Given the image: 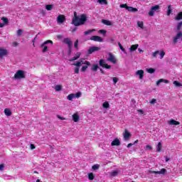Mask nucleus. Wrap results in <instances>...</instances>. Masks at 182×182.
<instances>
[{
	"instance_id": "obj_43",
	"label": "nucleus",
	"mask_w": 182,
	"mask_h": 182,
	"mask_svg": "<svg viewBox=\"0 0 182 182\" xmlns=\"http://www.w3.org/2000/svg\"><path fill=\"white\" fill-rule=\"evenodd\" d=\"M23 32V30H22V29H18V31H17V36H21Z\"/></svg>"
},
{
	"instance_id": "obj_51",
	"label": "nucleus",
	"mask_w": 182,
	"mask_h": 182,
	"mask_svg": "<svg viewBox=\"0 0 182 182\" xmlns=\"http://www.w3.org/2000/svg\"><path fill=\"white\" fill-rule=\"evenodd\" d=\"M87 69V65L82 66V68H81V72H86Z\"/></svg>"
},
{
	"instance_id": "obj_26",
	"label": "nucleus",
	"mask_w": 182,
	"mask_h": 182,
	"mask_svg": "<svg viewBox=\"0 0 182 182\" xmlns=\"http://www.w3.org/2000/svg\"><path fill=\"white\" fill-rule=\"evenodd\" d=\"M4 114L6 116H11L12 114V112H11V109L6 108L4 109Z\"/></svg>"
},
{
	"instance_id": "obj_56",
	"label": "nucleus",
	"mask_w": 182,
	"mask_h": 182,
	"mask_svg": "<svg viewBox=\"0 0 182 182\" xmlns=\"http://www.w3.org/2000/svg\"><path fill=\"white\" fill-rule=\"evenodd\" d=\"M58 119H60V120H66V118L63 117H60V115H57Z\"/></svg>"
},
{
	"instance_id": "obj_12",
	"label": "nucleus",
	"mask_w": 182,
	"mask_h": 182,
	"mask_svg": "<svg viewBox=\"0 0 182 182\" xmlns=\"http://www.w3.org/2000/svg\"><path fill=\"white\" fill-rule=\"evenodd\" d=\"M65 20L66 17L64 15L60 14L57 17V22H58V23H63V22H65Z\"/></svg>"
},
{
	"instance_id": "obj_44",
	"label": "nucleus",
	"mask_w": 182,
	"mask_h": 182,
	"mask_svg": "<svg viewBox=\"0 0 182 182\" xmlns=\"http://www.w3.org/2000/svg\"><path fill=\"white\" fill-rule=\"evenodd\" d=\"M173 85H175V86H176L177 87L181 86V83L178 82V81H173Z\"/></svg>"
},
{
	"instance_id": "obj_6",
	"label": "nucleus",
	"mask_w": 182,
	"mask_h": 182,
	"mask_svg": "<svg viewBox=\"0 0 182 182\" xmlns=\"http://www.w3.org/2000/svg\"><path fill=\"white\" fill-rule=\"evenodd\" d=\"M119 6L120 8H125L129 12H137L138 11L136 8L129 6L127 4H120Z\"/></svg>"
},
{
	"instance_id": "obj_46",
	"label": "nucleus",
	"mask_w": 182,
	"mask_h": 182,
	"mask_svg": "<svg viewBox=\"0 0 182 182\" xmlns=\"http://www.w3.org/2000/svg\"><path fill=\"white\" fill-rule=\"evenodd\" d=\"M99 4H105V5H107V0H98Z\"/></svg>"
},
{
	"instance_id": "obj_52",
	"label": "nucleus",
	"mask_w": 182,
	"mask_h": 182,
	"mask_svg": "<svg viewBox=\"0 0 182 182\" xmlns=\"http://www.w3.org/2000/svg\"><path fill=\"white\" fill-rule=\"evenodd\" d=\"M157 102V100H156V99H152L151 101H150V104L151 105H154V104H156V102Z\"/></svg>"
},
{
	"instance_id": "obj_15",
	"label": "nucleus",
	"mask_w": 182,
	"mask_h": 182,
	"mask_svg": "<svg viewBox=\"0 0 182 182\" xmlns=\"http://www.w3.org/2000/svg\"><path fill=\"white\" fill-rule=\"evenodd\" d=\"M124 140H129L130 137H132V134L129 133L127 129L124 130V133L123 134Z\"/></svg>"
},
{
	"instance_id": "obj_18",
	"label": "nucleus",
	"mask_w": 182,
	"mask_h": 182,
	"mask_svg": "<svg viewBox=\"0 0 182 182\" xmlns=\"http://www.w3.org/2000/svg\"><path fill=\"white\" fill-rule=\"evenodd\" d=\"M111 146H120V140H119V139L116 138L115 139H114L112 141Z\"/></svg>"
},
{
	"instance_id": "obj_21",
	"label": "nucleus",
	"mask_w": 182,
	"mask_h": 182,
	"mask_svg": "<svg viewBox=\"0 0 182 182\" xmlns=\"http://www.w3.org/2000/svg\"><path fill=\"white\" fill-rule=\"evenodd\" d=\"M168 83V80H164L163 78L159 79L157 82H156V85L157 86H159V85H160V83Z\"/></svg>"
},
{
	"instance_id": "obj_13",
	"label": "nucleus",
	"mask_w": 182,
	"mask_h": 182,
	"mask_svg": "<svg viewBox=\"0 0 182 182\" xmlns=\"http://www.w3.org/2000/svg\"><path fill=\"white\" fill-rule=\"evenodd\" d=\"M90 41H94L95 42H103V38L99 36H92L90 38Z\"/></svg>"
},
{
	"instance_id": "obj_60",
	"label": "nucleus",
	"mask_w": 182,
	"mask_h": 182,
	"mask_svg": "<svg viewBox=\"0 0 182 182\" xmlns=\"http://www.w3.org/2000/svg\"><path fill=\"white\" fill-rule=\"evenodd\" d=\"M132 146H134V144H133V143H129V144H127V147L128 149H130V147H132Z\"/></svg>"
},
{
	"instance_id": "obj_53",
	"label": "nucleus",
	"mask_w": 182,
	"mask_h": 182,
	"mask_svg": "<svg viewBox=\"0 0 182 182\" xmlns=\"http://www.w3.org/2000/svg\"><path fill=\"white\" fill-rule=\"evenodd\" d=\"M74 73H76V74L79 73V67H75L74 68Z\"/></svg>"
},
{
	"instance_id": "obj_19",
	"label": "nucleus",
	"mask_w": 182,
	"mask_h": 182,
	"mask_svg": "<svg viewBox=\"0 0 182 182\" xmlns=\"http://www.w3.org/2000/svg\"><path fill=\"white\" fill-rule=\"evenodd\" d=\"M73 120L75 123H77V122H79V114H77V113L73 114Z\"/></svg>"
},
{
	"instance_id": "obj_64",
	"label": "nucleus",
	"mask_w": 182,
	"mask_h": 182,
	"mask_svg": "<svg viewBox=\"0 0 182 182\" xmlns=\"http://www.w3.org/2000/svg\"><path fill=\"white\" fill-rule=\"evenodd\" d=\"M5 26V23H0V28H4Z\"/></svg>"
},
{
	"instance_id": "obj_57",
	"label": "nucleus",
	"mask_w": 182,
	"mask_h": 182,
	"mask_svg": "<svg viewBox=\"0 0 182 182\" xmlns=\"http://www.w3.org/2000/svg\"><path fill=\"white\" fill-rule=\"evenodd\" d=\"M30 147H31V150H35V149H36V146H35V145L33 144H31L30 145Z\"/></svg>"
},
{
	"instance_id": "obj_20",
	"label": "nucleus",
	"mask_w": 182,
	"mask_h": 182,
	"mask_svg": "<svg viewBox=\"0 0 182 182\" xmlns=\"http://www.w3.org/2000/svg\"><path fill=\"white\" fill-rule=\"evenodd\" d=\"M137 48H139V44L132 45L129 50L131 52H134V50H137Z\"/></svg>"
},
{
	"instance_id": "obj_24",
	"label": "nucleus",
	"mask_w": 182,
	"mask_h": 182,
	"mask_svg": "<svg viewBox=\"0 0 182 182\" xmlns=\"http://www.w3.org/2000/svg\"><path fill=\"white\" fill-rule=\"evenodd\" d=\"M97 69H99V64H95L91 68V70H92V72H97Z\"/></svg>"
},
{
	"instance_id": "obj_34",
	"label": "nucleus",
	"mask_w": 182,
	"mask_h": 182,
	"mask_svg": "<svg viewBox=\"0 0 182 182\" xmlns=\"http://www.w3.org/2000/svg\"><path fill=\"white\" fill-rule=\"evenodd\" d=\"M172 12V9H171V5H169L168 6V10H167V16H170V15L171 14Z\"/></svg>"
},
{
	"instance_id": "obj_31",
	"label": "nucleus",
	"mask_w": 182,
	"mask_h": 182,
	"mask_svg": "<svg viewBox=\"0 0 182 182\" xmlns=\"http://www.w3.org/2000/svg\"><path fill=\"white\" fill-rule=\"evenodd\" d=\"M78 46H79V40L77 39V40L75 41V42L74 43V48H75V49H76L77 50H79V47H78Z\"/></svg>"
},
{
	"instance_id": "obj_17",
	"label": "nucleus",
	"mask_w": 182,
	"mask_h": 182,
	"mask_svg": "<svg viewBox=\"0 0 182 182\" xmlns=\"http://www.w3.org/2000/svg\"><path fill=\"white\" fill-rule=\"evenodd\" d=\"M168 124H171V126H178L180 124V122L176 121L175 119H171L168 121Z\"/></svg>"
},
{
	"instance_id": "obj_7",
	"label": "nucleus",
	"mask_w": 182,
	"mask_h": 182,
	"mask_svg": "<svg viewBox=\"0 0 182 182\" xmlns=\"http://www.w3.org/2000/svg\"><path fill=\"white\" fill-rule=\"evenodd\" d=\"M99 63L101 68H104L105 69H112V65L106 64V61H105L103 59H100Z\"/></svg>"
},
{
	"instance_id": "obj_40",
	"label": "nucleus",
	"mask_w": 182,
	"mask_h": 182,
	"mask_svg": "<svg viewBox=\"0 0 182 182\" xmlns=\"http://www.w3.org/2000/svg\"><path fill=\"white\" fill-rule=\"evenodd\" d=\"M1 21H3L4 23L6 24L9 22L7 18L6 17H1Z\"/></svg>"
},
{
	"instance_id": "obj_5",
	"label": "nucleus",
	"mask_w": 182,
	"mask_h": 182,
	"mask_svg": "<svg viewBox=\"0 0 182 182\" xmlns=\"http://www.w3.org/2000/svg\"><path fill=\"white\" fill-rule=\"evenodd\" d=\"M48 43H51V45H53V41H52L51 40H48L41 45V48H43V50H42L43 53L48 52V46H45V45H48Z\"/></svg>"
},
{
	"instance_id": "obj_47",
	"label": "nucleus",
	"mask_w": 182,
	"mask_h": 182,
	"mask_svg": "<svg viewBox=\"0 0 182 182\" xmlns=\"http://www.w3.org/2000/svg\"><path fill=\"white\" fill-rule=\"evenodd\" d=\"M118 173H119V172H117V171H112V172L111 173V176H112V177H116V176H117Z\"/></svg>"
},
{
	"instance_id": "obj_32",
	"label": "nucleus",
	"mask_w": 182,
	"mask_h": 182,
	"mask_svg": "<svg viewBox=\"0 0 182 182\" xmlns=\"http://www.w3.org/2000/svg\"><path fill=\"white\" fill-rule=\"evenodd\" d=\"M137 26H139V28H141V29H143L144 23H143V21H137Z\"/></svg>"
},
{
	"instance_id": "obj_48",
	"label": "nucleus",
	"mask_w": 182,
	"mask_h": 182,
	"mask_svg": "<svg viewBox=\"0 0 182 182\" xmlns=\"http://www.w3.org/2000/svg\"><path fill=\"white\" fill-rule=\"evenodd\" d=\"M80 96H82V92H77L76 94H75V97H76L77 99H79Z\"/></svg>"
},
{
	"instance_id": "obj_63",
	"label": "nucleus",
	"mask_w": 182,
	"mask_h": 182,
	"mask_svg": "<svg viewBox=\"0 0 182 182\" xmlns=\"http://www.w3.org/2000/svg\"><path fill=\"white\" fill-rule=\"evenodd\" d=\"M146 149H147V150H151V146H150V145H146Z\"/></svg>"
},
{
	"instance_id": "obj_39",
	"label": "nucleus",
	"mask_w": 182,
	"mask_h": 182,
	"mask_svg": "<svg viewBox=\"0 0 182 182\" xmlns=\"http://www.w3.org/2000/svg\"><path fill=\"white\" fill-rule=\"evenodd\" d=\"M181 26H182V21L177 23V27H176L177 31H180V29H181Z\"/></svg>"
},
{
	"instance_id": "obj_37",
	"label": "nucleus",
	"mask_w": 182,
	"mask_h": 182,
	"mask_svg": "<svg viewBox=\"0 0 182 182\" xmlns=\"http://www.w3.org/2000/svg\"><path fill=\"white\" fill-rule=\"evenodd\" d=\"M166 171H167V170H166V168H161L160 171H157L158 174H166Z\"/></svg>"
},
{
	"instance_id": "obj_3",
	"label": "nucleus",
	"mask_w": 182,
	"mask_h": 182,
	"mask_svg": "<svg viewBox=\"0 0 182 182\" xmlns=\"http://www.w3.org/2000/svg\"><path fill=\"white\" fill-rule=\"evenodd\" d=\"M154 12H160V6L156 5L152 6L149 10L148 14L149 16H154Z\"/></svg>"
},
{
	"instance_id": "obj_25",
	"label": "nucleus",
	"mask_w": 182,
	"mask_h": 182,
	"mask_svg": "<svg viewBox=\"0 0 182 182\" xmlns=\"http://www.w3.org/2000/svg\"><path fill=\"white\" fill-rule=\"evenodd\" d=\"M88 179L90 181H93L95 180V174L92 172L88 173Z\"/></svg>"
},
{
	"instance_id": "obj_28",
	"label": "nucleus",
	"mask_w": 182,
	"mask_h": 182,
	"mask_svg": "<svg viewBox=\"0 0 182 182\" xmlns=\"http://www.w3.org/2000/svg\"><path fill=\"white\" fill-rule=\"evenodd\" d=\"M68 100H70L72 102V100H73V99H75V94H70L68 95L67 97Z\"/></svg>"
},
{
	"instance_id": "obj_2",
	"label": "nucleus",
	"mask_w": 182,
	"mask_h": 182,
	"mask_svg": "<svg viewBox=\"0 0 182 182\" xmlns=\"http://www.w3.org/2000/svg\"><path fill=\"white\" fill-rule=\"evenodd\" d=\"M63 43H65V45H68V56H70L72 55V49L73 48V43L72 42V40H70V38H65L63 40Z\"/></svg>"
},
{
	"instance_id": "obj_38",
	"label": "nucleus",
	"mask_w": 182,
	"mask_h": 182,
	"mask_svg": "<svg viewBox=\"0 0 182 182\" xmlns=\"http://www.w3.org/2000/svg\"><path fill=\"white\" fill-rule=\"evenodd\" d=\"M148 73H154L156 72V70L154 68H149L146 70Z\"/></svg>"
},
{
	"instance_id": "obj_59",
	"label": "nucleus",
	"mask_w": 182,
	"mask_h": 182,
	"mask_svg": "<svg viewBox=\"0 0 182 182\" xmlns=\"http://www.w3.org/2000/svg\"><path fill=\"white\" fill-rule=\"evenodd\" d=\"M5 168V165L4 164H0V170H4Z\"/></svg>"
},
{
	"instance_id": "obj_45",
	"label": "nucleus",
	"mask_w": 182,
	"mask_h": 182,
	"mask_svg": "<svg viewBox=\"0 0 182 182\" xmlns=\"http://www.w3.org/2000/svg\"><path fill=\"white\" fill-rule=\"evenodd\" d=\"M159 53H160V51H159V50H156V51L154 52V53H152L153 58H156V56H157V55H159Z\"/></svg>"
},
{
	"instance_id": "obj_42",
	"label": "nucleus",
	"mask_w": 182,
	"mask_h": 182,
	"mask_svg": "<svg viewBox=\"0 0 182 182\" xmlns=\"http://www.w3.org/2000/svg\"><path fill=\"white\" fill-rule=\"evenodd\" d=\"M159 55H160V59H163V58H164V55H166V53L164 52V50H161Z\"/></svg>"
},
{
	"instance_id": "obj_27",
	"label": "nucleus",
	"mask_w": 182,
	"mask_h": 182,
	"mask_svg": "<svg viewBox=\"0 0 182 182\" xmlns=\"http://www.w3.org/2000/svg\"><path fill=\"white\" fill-rule=\"evenodd\" d=\"M102 107H104V109H109V107H110V105L109 104V102L106 101L102 104Z\"/></svg>"
},
{
	"instance_id": "obj_14",
	"label": "nucleus",
	"mask_w": 182,
	"mask_h": 182,
	"mask_svg": "<svg viewBox=\"0 0 182 182\" xmlns=\"http://www.w3.org/2000/svg\"><path fill=\"white\" fill-rule=\"evenodd\" d=\"M136 75L139 76L140 80H141L144 77V70H139L136 72Z\"/></svg>"
},
{
	"instance_id": "obj_10",
	"label": "nucleus",
	"mask_w": 182,
	"mask_h": 182,
	"mask_svg": "<svg viewBox=\"0 0 182 182\" xmlns=\"http://www.w3.org/2000/svg\"><path fill=\"white\" fill-rule=\"evenodd\" d=\"M108 55L109 58L107 59L108 62H111L112 63H114V65H115V63H117V60L114 58V55H113L112 53H109Z\"/></svg>"
},
{
	"instance_id": "obj_8",
	"label": "nucleus",
	"mask_w": 182,
	"mask_h": 182,
	"mask_svg": "<svg viewBox=\"0 0 182 182\" xmlns=\"http://www.w3.org/2000/svg\"><path fill=\"white\" fill-rule=\"evenodd\" d=\"M178 39H181L182 41V32L179 31L175 37H173V45H176V43H177V42H178Z\"/></svg>"
},
{
	"instance_id": "obj_36",
	"label": "nucleus",
	"mask_w": 182,
	"mask_h": 182,
	"mask_svg": "<svg viewBox=\"0 0 182 182\" xmlns=\"http://www.w3.org/2000/svg\"><path fill=\"white\" fill-rule=\"evenodd\" d=\"M83 61H78L76 63H74L73 65L74 66H77V68H80L82 63Z\"/></svg>"
},
{
	"instance_id": "obj_23",
	"label": "nucleus",
	"mask_w": 182,
	"mask_h": 182,
	"mask_svg": "<svg viewBox=\"0 0 182 182\" xmlns=\"http://www.w3.org/2000/svg\"><path fill=\"white\" fill-rule=\"evenodd\" d=\"M102 23H104V25H107V26H110L112 25V23L109 20H102Z\"/></svg>"
},
{
	"instance_id": "obj_50",
	"label": "nucleus",
	"mask_w": 182,
	"mask_h": 182,
	"mask_svg": "<svg viewBox=\"0 0 182 182\" xmlns=\"http://www.w3.org/2000/svg\"><path fill=\"white\" fill-rule=\"evenodd\" d=\"M118 46H119V48L121 49V50L122 52H124V48H123V46H122V43H118Z\"/></svg>"
},
{
	"instance_id": "obj_16",
	"label": "nucleus",
	"mask_w": 182,
	"mask_h": 182,
	"mask_svg": "<svg viewBox=\"0 0 182 182\" xmlns=\"http://www.w3.org/2000/svg\"><path fill=\"white\" fill-rule=\"evenodd\" d=\"M80 55H82V53H80V52L76 53L75 54V56L69 60L70 62H73L75 60H77V59H79V58H80Z\"/></svg>"
},
{
	"instance_id": "obj_49",
	"label": "nucleus",
	"mask_w": 182,
	"mask_h": 182,
	"mask_svg": "<svg viewBox=\"0 0 182 182\" xmlns=\"http://www.w3.org/2000/svg\"><path fill=\"white\" fill-rule=\"evenodd\" d=\"M112 80L114 82V85H116V83H117V82H119V79L117 77H114L112 78Z\"/></svg>"
},
{
	"instance_id": "obj_54",
	"label": "nucleus",
	"mask_w": 182,
	"mask_h": 182,
	"mask_svg": "<svg viewBox=\"0 0 182 182\" xmlns=\"http://www.w3.org/2000/svg\"><path fill=\"white\" fill-rule=\"evenodd\" d=\"M82 65H87V66H90V62L85 60L82 62Z\"/></svg>"
},
{
	"instance_id": "obj_30",
	"label": "nucleus",
	"mask_w": 182,
	"mask_h": 182,
	"mask_svg": "<svg viewBox=\"0 0 182 182\" xmlns=\"http://www.w3.org/2000/svg\"><path fill=\"white\" fill-rule=\"evenodd\" d=\"M156 151H158V153L161 151V142L158 143V145L156 146Z\"/></svg>"
},
{
	"instance_id": "obj_33",
	"label": "nucleus",
	"mask_w": 182,
	"mask_h": 182,
	"mask_svg": "<svg viewBox=\"0 0 182 182\" xmlns=\"http://www.w3.org/2000/svg\"><path fill=\"white\" fill-rule=\"evenodd\" d=\"M55 90L56 92H60V90H62V85H58L55 87Z\"/></svg>"
},
{
	"instance_id": "obj_35",
	"label": "nucleus",
	"mask_w": 182,
	"mask_h": 182,
	"mask_svg": "<svg viewBox=\"0 0 182 182\" xmlns=\"http://www.w3.org/2000/svg\"><path fill=\"white\" fill-rule=\"evenodd\" d=\"M92 170H99L100 168V165L95 164L92 166Z\"/></svg>"
},
{
	"instance_id": "obj_11",
	"label": "nucleus",
	"mask_w": 182,
	"mask_h": 182,
	"mask_svg": "<svg viewBox=\"0 0 182 182\" xmlns=\"http://www.w3.org/2000/svg\"><path fill=\"white\" fill-rule=\"evenodd\" d=\"M8 50L0 48V59H2L5 56H8Z\"/></svg>"
},
{
	"instance_id": "obj_41",
	"label": "nucleus",
	"mask_w": 182,
	"mask_h": 182,
	"mask_svg": "<svg viewBox=\"0 0 182 182\" xmlns=\"http://www.w3.org/2000/svg\"><path fill=\"white\" fill-rule=\"evenodd\" d=\"M92 32H95V29L88 30L87 31H85L84 35H89L90 33H92Z\"/></svg>"
},
{
	"instance_id": "obj_1",
	"label": "nucleus",
	"mask_w": 182,
	"mask_h": 182,
	"mask_svg": "<svg viewBox=\"0 0 182 182\" xmlns=\"http://www.w3.org/2000/svg\"><path fill=\"white\" fill-rule=\"evenodd\" d=\"M86 21H87L86 14H81L80 18H79L77 14L74 12V17L73 18L71 23L75 26H80V25H85Z\"/></svg>"
},
{
	"instance_id": "obj_62",
	"label": "nucleus",
	"mask_w": 182,
	"mask_h": 182,
	"mask_svg": "<svg viewBox=\"0 0 182 182\" xmlns=\"http://www.w3.org/2000/svg\"><path fill=\"white\" fill-rule=\"evenodd\" d=\"M137 112L141 113V114H144V111H143V109H138Z\"/></svg>"
},
{
	"instance_id": "obj_61",
	"label": "nucleus",
	"mask_w": 182,
	"mask_h": 182,
	"mask_svg": "<svg viewBox=\"0 0 182 182\" xmlns=\"http://www.w3.org/2000/svg\"><path fill=\"white\" fill-rule=\"evenodd\" d=\"M18 45H19V43H18V42H14V43H13V46H14V48H16V46H18Z\"/></svg>"
},
{
	"instance_id": "obj_9",
	"label": "nucleus",
	"mask_w": 182,
	"mask_h": 182,
	"mask_svg": "<svg viewBox=\"0 0 182 182\" xmlns=\"http://www.w3.org/2000/svg\"><path fill=\"white\" fill-rule=\"evenodd\" d=\"M98 50H100V48L96 47V46H92V47H90L87 50V54L88 55H92V53H93L95 52H98Z\"/></svg>"
},
{
	"instance_id": "obj_4",
	"label": "nucleus",
	"mask_w": 182,
	"mask_h": 182,
	"mask_svg": "<svg viewBox=\"0 0 182 182\" xmlns=\"http://www.w3.org/2000/svg\"><path fill=\"white\" fill-rule=\"evenodd\" d=\"M25 77H26L25 72L22 70H18L14 75V79H25Z\"/></svg>"
},
{
	"instance_id": "obj_22",
	"label": "nucleus",
	"mask_w": 182,
	"mask_h": 182,
	"mask_svg": "<svg viewBox=\"0 0 182 182\" xmlns=\"http://www.w3.org/2000/svg\"><path fill=\"white\" fill-rule=\"evenodd\" d=\"M176 21H181L182 20V11L179 12L176 16L175 17Z\"/></svg>"
},
{
	"instance_id": "obj_29",
	"label": "nucleus",
	"mask_w": 182,
	"mask_h": 182,
	"mask_svg": "<svg viewBox=\"0 0 182 182\" xmlns=\"http://www.w3.org/2000/svg\"><path fill=\"white\" fill-rule=\"evenodd\" d=\"M46 9L47 11H52V9H53V4L46 5Z\"/></svg>"
},
{
	"instance_id": "obj_58",
	"label": "nucleus",
	"mask_w": 182,
	"mask_h": 182,
	"mask_svg": "<svg viewBox=\"0 0 182 182\" xmlns=\"http://www.w3.org/2000/svg\"><path fill=\"white\" fill-rule=\"evenodd\" d=\"M100 33H102V35H106V31L105 30H100Z\"/></svg>"
},
{
	"instance_id": "obj_55",
	"label": "nucleus",
	"mask_w": 182,
	"mask_h": 182,
	"mask_svg": "<svg viewBox=\"0 0 182 182\" xmlns=\"http://www.w3.org/2000/svg\"><path fill=\"white\" fill-rule=\"evenodd\" d=\"M149 173H150V174H159V172L156 171H149Z\"/></svg>"
}]
</instances>
